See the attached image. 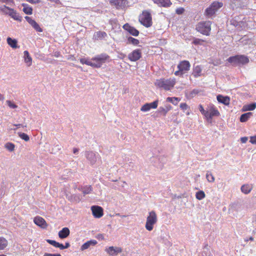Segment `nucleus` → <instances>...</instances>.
<instances>
[{"label":"nucleus","mask_w":256,"mask_h":256,"mask_svg":"<svg viewBox=\"0 0 256 256\" xmlns=\"http://www.w3.org/2000/svg\"><path fill=\"white\" fill-rule=\"evenodd\" d=\"M176 84L175 78H170L168 79L160 78L156 80L154 82V85L165 90H170L172 89Z\"/></svg>","instance_id":"f257e3e1"},{"label":"nucleus","mask_w":256,"mask_h":256,"mask_svg":"<svg viewBox=\"0 0 256 256\" xmlns=\"http://www.w3.org/2000/svg\"><path fill=\"white\" fill-rule=\"evenodd\" d=\"M139 22L146 28H150L152 24V16L148 10H144L138 17Z\"/></svg>","instance_id":"f03ea898"},{"label":"nucleus","mask_w":256,"mask_h":256,"mask_svg":"<svg viewBox=\"0 0 256 256\" xmlns=\"http://www.w3.org/2000/svg\"><path fill=\"white\" fill-rule=\"evenodd\" d=\"M93 67L100 68L103 64L110 61V56L106 54L102 53L97 55L92 58Z\"/></svg>","instance_id":"7ed1b4c3"},{"label":"nucleus","mask_w":256,"mask_h":256,"mask_svg":"<svg viewBox=\"0 0 256 256\" xmlns=\"http://www.w3.org/2000/svg\"><path fill=\"white\" fill-rule=\"evenodd\" d=\"M212 22L210 21H202L199 22L196 26V30L206 36H210L211 31Z\"/></svg>","instance_id":"20e7f679"},{"label":"nucleus","mask_w":256,"mask_h":256,"mask_svg":"<svg viewBox=\"0 0 256 256\" xmlns=\"http://www.w3.org/2000/svg\"><path fill=\"white\" fill-rule=\"evenodd\" d=\"M220 116V113L219 111L213 104H211L208 106L204 116V118L208 122H212L213 117Z\"/></svg>","instance_id":"39448f33"},{"label":"nucleus","mask_w":256,"mask_h":256,"mask_svg":"<svg viewBox=\"0 0 256 256\" xmlns=\"http://www.w3.org/2000/svg\"><path fill=\"white\" fill-rule=\"evenodd\" d=\"M227 60L234 66L246 64L248 63L250 61L248 58L244 55H236L230 56Z\"/></svg>","instance_id":"423d86ee"},{"label":"nucleus","mask_w":256,"mask_h":256,"mask_svg":"<svg viewBox=\"0 0 256 256\" xmlns=\"http://www.w3.org/2000/svg\"><path fill=\"white\" fill-rule=\"evenodd\" d=\"M158 217L156 212L152 210L148 213L146 218L145 228L148 231H151L154 228V225L157 222Z\"/></svg>","instance_id":"0eeeda50"},{"label":"nucleus","mask_w":256,"mask_h":256,"mask_svg":"<svg viewBox=\"0 0 256 256\" xmlns=\"http://www.w3.org/2000/svg\"><path fill=\"white\" fill-rule=\"evenodd\" d=\"M190 67V64L188 60L180 61L178 65V70L174 72L176 76H182L184 74L188 72Z\"/></svg>","instance_id":"6e6552de"},{"label":"nucleus","mask_w":256,"mask_h":256,"mask_svg":"<svg viewBox=\"0 0 256 256\" xmlns=\"http://www.w3.org/2000/svg\"><path fill=\"white\" fill-rule=\"evenodd\" d=\"M223 6V4L219 2H214L210 6L205 10V14L206 16H213L216 12Z\"/></svg>","instance_id":"1a4fd4ad"},{"label":"nucleus","mask_w":256,"mask_h":256,"mask_svg":"<svg viewBox=\"0 0 256 256\" xmlns=\"http://www.w3.org/2000/svg\"><path fill=\"white\" fill-rule=\"evenodd\" d=\"M110 3L114 6L117 10H122L126 8L128 4L127 0H110Z\"/></svg>","instance_id":"9d476101"},{"label":"nucleus","mask_w":256,"mask_h":256,"mask_svg":"<svg viewBox=\"0 0 256 256\" xmlns=\"http://www.w3.org/2000/svg\"><path fill=\"white\" fill-rule=\"evenodd\" d=\"M142 58V50L136 49L132 51L128 55V58L131 62H136Z\"/></svg>","instance_id":"9b49d317"},{"label":"nucleus","mask_w":256,"mask_h":256,"mask_svg":"<svg viewBox=\"0 0 256 256\" xmlns=\"http://www.w3.org/2000/svg\"><path fill=\"white\" fill-rule=\"evenodd\" d=\"M93 216L96 218H100L104 215L103 208L100 206H94L91 207Z\"/></svg>","instance_id":"f8f14e48"},{"label":"nucleus","mask_w":256,"mask_h":256,"mask_svg":"<svg viewBox=\"0 0 256 256\" xmlns=\"http://www.w3.org/2000/svg\"><path fill=\"white\" fill-rule=\"evenodd\" d=\"M0 11L4 14H8L14 20H16V13L13 9L10 8L6 6H2L0 7Z\"/></svg>","instance_id":"ddd939ff"},{"label":"nucleus","mask_w":256,"mask_h":256,"mask_svg":"<svg viewBox=\"0 0 256 256\" xmlns=\"http://www.w3.org/2000/svg\"><path fill=\"white\" fill-rule=\"evenodd\" d=\"M34 223L40 228L46 229L48 226L44 219L40 216H36L34 220Z\"/></svg>","instance_id":"4468645a"},{"label":"nucleus","mask_w":256,"mask_h":256,"mask_svg":"<svg viewBox=\"0 0 256 256\" xmlns=\"http://www.w3.org/2000/svg\"><path fill=\"white\" fill-rule=\"evenodd\" d=\"M25 19L36 31L38 32H42V28L34 20L32 19V18L26 16H25Z\"/></svg>","instance_id":"2eb2a0df"},{"label":"nucleus","mask_w":256,"mask_h":256,"mask_svg":"<svg viewBox=\"0 0 256 256\" xmlns=\"http://www.w3.org/2000/svg\"><path fill=\"white\" fill-rule=\"evenodd\" d=\"M123 28L128 31L130 34L136 36L139 34V31L135 28L130 26L128 24H126L123 26Z\"/></svg>","instance_id":"dca6fc26"},{"label":"nucleus","mask_w":256,"mask_h":256,"mask_svg":"<svg viewBox=\"0 0 256 256\" xmlns=\"http://www.w3.org/2000/svg\"><path fill=\"white\" fill-rule=\"evenodd\" d=\"M153 2L158 6L168 8L170 7L172 3L170 0H152Z\"/></svg>","instance_id":"f3484780"},{"label":"nucleus","mask_w":256,"mask_h":256,"mask_svg":"<svg viewBox=\"0 0 256 256\" xmlns=\"http://www.w3.org/2000/svg\"><path fill=\"white\" fill-rule=\"evenodd\" d=\"M106 252L112 256L117 255L118 254L122 252V249L120 247L110 246L106 249Z\"/></svg>","instance_id":"a211bd4d"},{"label":"nucleus","mask_w":256,"mask_h":256,"mask_svg":"<svg viewBox=\"0 0 256 256\" xmlns=\"http://www.w3.org/2000/svg\"><path fill=\"white\" fill-rule=\"evenodd\" d=\"M97 244L96 240H90L87 241L86 242L84 243L80 247V250H85L88 249L90 246H94Z\"/></svg>","instance_id":"6ab92c4d"},{"label":"nucleus","mask_w":256,"mask_h":256,"mask_svg":"<svg viewBox=\"0 0 256 256\" xmlns=\"http://www.w3.org/2000/svg\"><path fill=\"white\" fill-rule=\"evenodd\" d=\"M218 101L222 104H223L226 106L230 104V99L228 96H224L222 95H218L216 97Z\"/></svg>","instance_id":"aec40b11"},{"label":"nucleus","mask_w":256,"mask_h":256,"mask_svg":"<svg viewBox=\"0 0 256 256\" xmlns=\"http://www.w3.org/2000/svg\"><path fill=\"white\" fill-rule=\"evenodd\" d=\"M70 234V231L68 228H64L58 232V236L60 238H67Z\"/></svg>","instance_id":"412c9836"},{"label":"nucleus","mask_w":256,"mask_h":256,"mask_svg":"<svg viewBox=\"0 0 256 256\" xmlns=\"http://www.w3.org/2000/svg\"><path fill=\"white\" fill-rule=\"evenodd\" d=\"M24 62L28 66H30L32 64V58L30 56L28 51L25 50L24 52Z\"/></svg>","instance_id":"4be33fe9"},{"label":"nucleus","mask_w":256,"mask_h":256,"mask_svg":"<svg viewBox=\"0 0 256 256\" xmlns=\"http://www.w3.org/2000/svg\"><path fill=\"white\" fill-rule=\"evenodd\" d=\"M253 188L252 184H245L242 186L241 190L244 194H249Z\"/></svg>","instance_id":"5701e85b"},{"label":"nucleus","mask_w":256,"mask_h":256,"mask_svg":"<svg viewBox=\"0 0 256 256\" xmlns=\"http://www.w3.org/2000/svg\"><path fill=\"white\" fill-rule=\"evenodd\" d=\"M107 36V34L104 32L98 31L94 33V40H102Z\"/></svg>","instance_id":"b1692460"},{"label":"nucleus","mask_w":256,"mask_h":256,"mask_svg":"<svg viewBox=\"0 0 256 256\" xmlns=\"http://www.w3.org/2000/svg\"><path fill=\"white\" fill-rule=\"evenodd\" d=\"M22 11L26 14H32V8L28 4H23Z\"/></svg>","instance_id":"393cba45"},{"label":"nucleus","mask_w":256,"mask_h":256,"mask_svg":"<svg viewBox=\"0 0 256 256\" xmlns=\"http://www.w3.org/2000/svg\"><path fill=\"white\" fill-rule=\"evenodd\" d=\"M202 72V68L200 66H196L194 67L192 72L193 76L195 77L200 76Z\"/></svg>","instance_id":"a878e982"},{"label":"nucleus","mask_w":256,"mask_h":256,"mask_svg":"<svg viewBox=\"0 0 256 256\" xmlns=\"http://www.w3.org/2000/svg\"><path fill=\"white\" fill-rule=\"evenodd\" d=\"M8 244V240L5 238L0 236V250H4Z\"/></svg>","instance_id":"bb28decb"},{"label":"nucleus","mask_w":256,"mask_h":256,"mask_svg":"<svg viewBox=\"0 0 256 256\" xmlns=\"http://www.w3.org/2000/svg\"><path fill=\"white\" fill-rule=\"evenodd\" d=\"M256 108V103H252L249 104L245 105L243 106L244 111L253 110Z\"/></svg>","instance_id":"cd10ccee"},{"label":"nucleus","mask_w":256,"mask_h":256,"mask_svg":"<svg viewBox=\"0 0 256 256\" xmlns=\"http://www.w3.org/2000/svg\"><path fill=\"white\" fill-rule=\"evenodd\" d=\"M252 113L250 112H248L242 114L240 117V121L242 122H246L250 118V116H252Z\"/></svg>","instance_id":"c85d7f7f"},{"label":"nucleus","mask_w":256,"mask_h":256,"mask_svg":"<svg viewBox=\"0 0 256 256\" xmlns=\"http://www.w3.org/2000/svg\"><path fill=\"white\" fill-rule=\"evenodd\" d=\"M180 99L177 97H168L166 98V101L170 102L174 105H177Z\"/></svg>","instance_id":"c756f323"},{"label":"nucleus","mask_w":256,"mask_h":256,"mask_svg":"<svg viewBox=\"0 0 256 256\" xmlns=\"http://www.w3.org/2000/svg\"><path fill=\"white\" fill-rule=\"evenodd\" d=\"M196 197L198 200H202L206 197V194L204 191L199 190L196 192Z\"/></svg>","instance_id":"7c9ffc66"},{"label":"nucleus","mask_w":256,"mask_h":256,"mask_svg":"<svg viewBox=\"0 0 256 256\" xmlns=\"http://www.w3.org/2000/svg\"><path fill=\"white\" fill-rule=\"evenodd\" d=\"M80 62L82 64H86L88 66H90L93 67V63H92V60H90L85 58H82L80 60Z\"/></svg>","instance_id":"2f4dec72"},{"label":"nucleus","mask_w":256,"mask_h":256,"mask_svg":"<svg viewBox=\"0 0 256 256\" xmlns=\"http://www.w3.org/2000/svg\"><path fill=\"white\" fill-rule=\"evenodd\" d=\"M7 42L9 46H10L12 48H16V40L14 39H12L8 37L7 38Z\"/></svg>","instance_id":"473e14b6"},{"label":"nucleus","mask_w":256,"mask_h":256,"mask_svg":"<svg viewBox=\"0 0 256 256\" xmlns=\"http://www.w3.org/2000/svg\"><path fill=\"white\" fill-rule=\"evenodd\" d=\"M128 42L134 46H137L139 44L140 41L132 37H129L128 38Z\"/></svg>","instance_id":"72a5a7b5"},{"label":"nucleus","mask_w":256,"mask_h":256,"mask_svg":"<svg viewBox=\"0 0 256 256\" xmlns=\"http://www.w3.org/2000/svg\"><path fill=\"white\" fill-rule=\"evenodd\" d=\"M206 178L208 181L210 182H213L215 180L214 175L210 172H207L206 174Z\"/></svg>","instance_id":"f704fd0d"},{"label":"nucleus","mask_w":256,"mask_h":256,"mask_svg":"<svg viewBox=\"0 0 256 256\" xmlns=\"http://www.w3.org/2000/svg\"><path fill=\"white\" fill-rule=\"evenodd\" d=\"M18 136L23 140L26 142H28L30 140L28 136L24 132H18Z\"/></svg>","instance_id":"c9c22d12"},{"label":"nucleus","mask_w":256,"mask_h":256,"mask_svg":"<svg viewBox=\"0 0 256 256\" xmlns=\"http://www.w3.org/2000/svg\"><path fill=\"white\" fill-rule=\"evenodd\" d=\"M147 104L149 105L150 109H151V108L155 109V108H157V107L158 106V100H156L153 102H152L147 103Z\"/></svg>","instance_id":"e433bc0d"},{"label":"nucleus","mask_w":256,"mask_h":256,"mask_svg":"<svg viewBox=\"0 0 256 256\" xmlns=\"http://www.w3.org/2000/svg\"><path fill=\"white\" fill-rule=\"evenodd\" d=\"M15 146L14 144L12 143H6L5 144V148L10 151H12L14 149Z\"/></svg>","instance_id":"4c0bfd02"},{"label":"nucleus","mask_w":256,"mask_h":256,"mask_svg":"<svg viewBox=\"0 0 256 256\" xmlns=\"http://www.w3.org/2000/svg\"><path fill=\"white\" fill-rule=\"evenodd\" d=\"M204 42V40L194 38L192 42V43L195 45H202V42Z\"/></svg>","instance_id":"58836bf2"},{"label":"nucleus","mask_w":256,"mask_h":256,"mask_svg":"<svg viewBox=\"0 0 256 256\" xmlns=\"http://www.w3.org/2000/svg\"><path fill=\"white\" fill-rule=\"evenodd\" d=\"M150 110V106L147 103L144 104L140 108V110L144 112H148Z\"/></svg>","instance_id":"ea45409f"},{"label":"nucleus","mask_w":256,"mask_h":256,"mask_svg":"<svg viewBox=\"0 0 256 256\" xmlns=\"http://www.w3.org/2000/svg\"><path fill=\"white\" fill-rule=\"evenodd\" d=\"M46 241L48 244H52L56 248H58L59 242H58L54 240H47Z\"/></svg>","instance_id":"a19ab883"},{"label":"nucleus","mask_w":256,"mask_h":256,"mask_svg":"<svg viewBox=\"0 0 256 256\" xmlns=\"http://www.w3.org/2000/svg\"><path fill=\"white\" fill-rule=\"evenodd\" d=\"M92 190V188L90 186H88L84 187L82 190V192L84 194H88L90 193V192Z\"/></svg>","instance_id":"79ce46f5"},{"label":"nucleus","mask_w":256,"mask_h":256,"mask_svg":"<svg viewBox=\"0 0 256 256\" xmlns=\"http://www.w3.org/2000/svg\"><path fill=\"white\" fill-rule=\"evenodd\" d=\"M180 107L184 112L186 110L188 109H190V107L185 102L181 103L180 105Z\"/></svg>","instance_id":"37998d69"},{"label":"nucleus","mask_w":256,"mask_h":256,"mask_svg":"<svg viewBox=\"0 0 256 256\" xmlns=\"http://www.w3.org/2000/svg\"><path fill=\"white\" fill-rule=\"evenodd\" d=\"M159 112L161 113L163 116H165L168 112V110H166V108L163 107H160L159 108Z\"/></svg>","instance_id":"c03bdc74"},{"label":"nucleus","mask_w":256,"mask_h":256,"mask_svg":"<svg viewBox=\"0 0 256 256\" xmlns=\"http://www.w3.org/2000/svg\"><path fill=\"white\" fill-rule=\"evenodd\" d=\"M184 12V9L183 8H178L176 10V12L178 14H182Z\"/></svg>","instance_id":"a18cd8bd"},{"label":"nucleus","mask_w":256,"mask_h":256,"mask_svg":"<svg viewBox=\"0 0 256 256\" xmlns=\"http://www.w3.org/2000/svg\"><path fill=\"white\" fill-rule=\"evenodd\" d=\"M198 109H199V110L202 113V114L204 116L205 114V113L206 112V110L204 109V107L202 106V104H200L198 106Z\"/></svg>","instance_id":"49530a36"},{"label":"nucleus","mask_w":256,"mask_h":256,"mask_svg":"<svg viewBox=\"0 0 256 256\" xmlns=\"http://www.w3.org/2000/svg\"><path fill=\"white\" fill-rule=\"evenodd\" d=\"M250 142L252 144H256V135L251 136Z\"/></svg>","instance_id":"de8ad7c7"},{"label":"nucleus","mask_w":256,"mask_h":256,"mask_svg":"<svg viewBox=\"0 0 256 256\" xmlns=\"http://www.w3.org/2000/svg\"><path fill=\"white\" fill-rule=\"evenodd\" d=\"M43 256H62L60 254L45 253Z\"/></svg>","instance_id":"09e8293b"},{"label":"nucleus","mask_w":256,"mask_h":256,"mask_svg":"<svg viewBox=\"0 0 256 256\" xmlns=\"http://www.w3.org/2000/svg\"><path fill=\"white\" fill-rule=\"evenodd\" d=\"M6 102L10 108H15L16 107V106L12 104L10 100H7Z\"/></svg>","instance_id":"8fccbe9b"},{"label":"nucleus","mask_w":256,"mask_h":256,"mask_svg":"<svg viewBox=\"0 0 256 256\" xmlns=\"http://www.w3.org/2000/svg\"><path fill=\"white\" fill-rule=\"evenodd\" d=\"M26 1L31 4H37L40 2V0H26Z\"/></svg>","instance_id":"3c124183"},{"label":"nucleus","mask_w":256,"mask_h":256,"mask_svg":"<svg viewBox=\"0 0 256 256\" xmlns=\"http://www.w3.org/2000/svg\"><path fill=\"white\" fill-rule=\"evenodd\" d=\"M49 1L54 2L56 4H62V2L60 0H48Z\"/></svg>","instance_id":"603ef678"},{"label":"nucleus","mask_w":256,"mask_h":256,"mask_svg":"<svg viewBox=\"0 0 256 256\" xmlns=\"http://www.w3.org/2000/svg\"><path fill=\"white\" fill-rule=\"evenodd\" d=\"M240 140L242 143H246L248 140L247 137H242L240 138Z\"/></svg>","instance_id":"864d4df0"},{"label":"nucleus","mask_w":256,"mask_h":256,"mask_svg":"<svg viewBox=\"0 0 256 256\" xmlns=\"http://www.w3.org/2000/svg\"><path fill=\"white\" fill-rule=\"evenodd\" d=\"M0 2H6V3H10V2H12L14 4V2H13V0H0Z\"/></svg>","instance_id":"5fc2aeb1"},{"label":"nucleus","mask_w":256,"mask_h":256,"mask_svg":"<svg viewBox=\"0 0 256 256\" xmlns=\"http://www.w3.org/2000/svg\"><path fill=\"white\" fill-rule=\"evenodd\" d=\"M58 248H60V250L64 249V246L62 244H60V243H59L58 246Z\"/></svg>","instance_id":"6e6d98bb"},{"label":"nucleus","mask_w":256,"mask_h":256,"mask_svg":"<svg viewBox=\"0 0 256 256\" xmlns=\"http://www.w3.org/2000/svg\"><path fill=\"white\" fill-rule=\"evenodd\" d=\"M70 246V244L69 242H66L65 245L64 246V249L67 248Z\"/></svg>","instance_id":"4d7b16f0"},{"label":"nucleus","mask_w":256,"mask_h":256,"mask_svg":"<svg viewBox=\"0 0 256 256\" xmlns=\"http://www.w3.org/2000/svg\"><path fill=\"white\" fill-rule=\"evenodd\" d=\"M166 110H168V112L172 108V106L170 105L166 106V108H165Z\"/></svg>","instance_id":"13d9d810"},{"label":"nucleus","mask_w":256,"mask_h":256,"mask_svg":"<svg viewBox=\"0 0 256 256\" xmlns=\"http://www.w3.org/2000/svg\"><path fill=\"white\" fill-rule=\"evenodd\" d=\"M60 56V52H56L54 54V56L56 58Z\"/></svg>","instance_id":"bf43d9fd"},{"label":"nucleus","mask_w":256,"mask_h":256,"mask_svg":"<svg viewBox=\"0 0 256 256\" xmlns=\"http://www.w3.org/2000/svg\"><path fill=\"white\" fill-rule=\"evenodd\" d=\"M78 151V150L76 148H74L73 149V152L74 154H76Z\"/></svg>","instance_id":"052dcab7"},{"label":"nucleus","mask_w":256,"mask_h":256,"mask_svg":"<svg viewBox=\"0 0 256 256\" xmlns=\"http://www.w3.org/2000/svg\"><path fill=\"white\" fill-rule=\"evenodd\" d=\"M4 100V97L2 94H0V100Z\"/></svg>","instance_id":"680f3d73"},{"label":"nucleus","mask_w":256,"mask_h":256,"mask_svg":"<svg viewBox=\"0 0 256 256\" xmlns=\"http://www.w3.org/2000/svg\"><path fill=\"white\" fill-rule=\"evenodd\" d=\"M249 240L251 241H253L254 239L253 237L251 236Z\"/></svg>","instance_id":"e2e57ef3"},{"label":"nucleus","mask_w":256,"mask_h":256,"mask_svg":"<svg viewBox=\"0 0 256 256\" xmlns=\"http://www.w3.org/2000/svg\"><path fill=\"white\" fill-rule=\"evenodd\" d=\"M186 114L187 115H189V114H190V112H187L186 113Z\"/></svg>","instance_id":"0e129e2a"},{"label":"nucleus","mask_w":256,"mask_h":256,"mask_svg":"<svg viewBox=\"0 0 256 256\" xmlns=\"http://www.w3.org/2000/svg\"><path fill=\"white\" fill-rule=\"evenodd\" d=\"M19 126H20V125H18V124H17V125H16L17 128H19Z\"/></svg>","instance_id":"69168bd1"},{"label":"nucleus","mask_w":256,"mask_h":256,"mask_svg":"<svg viewBox=\"0 0 256 256\" xmlns=\"http://www.w3.org/2000/svg\"><path fill=\"white\" fill-rule=\"evenodd\" d=\"M16 20H20V19H19L18 17H17V18H16Z\"/></svg>","instance_id":"338daca9"},{"label":"nucleus","mask_w":256,"mask_h":256,"mask_svg":"<svg viewBox=\"0 0 256 256\" xmlns=\"http://www.w3.org/2000/svg\"><path fill=\"white\" fill-rule=\"evenodd\" d=\"M0 256H5L4 254H0Z\"/></svg>","instance_id":"774afa93"}]
</instances>
